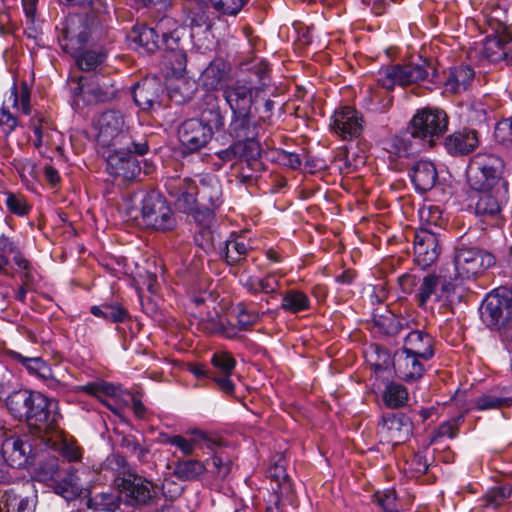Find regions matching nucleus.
Segmentation results:
<instances>
[{
  "label": "nucleus",
  "mask_w": 512,
  "mask_h": 512,
  "mask_svg": "<svg viewBox=\"0 0 512 512\" xmlns=\"http://www.w3.org/2000/svg\"><path fill=\"white\" fill-rule=\"evenodd\" d=\"M89 34V28L83 18L71 15L62 23L58 36L62 49L75 58L76 64L81 70L87 72L96 70L107 59V51L101 46L84 49Z\"/></svg>",
  "instance_id": "nucleus-1"
},
{
  "label": "nucleus",
  "mask_w": 512,
  "mask_h": 512,
  "mask_svg": "<svg viewBox=\"0 0 512 512\" xmlns=\"http://www.w3.org/2000/svg\"><path fill=\"white\" fill-rule=\"evenodd\" d=\"M96 141L102 147L127 148L133 145L135 154L144 155L148 151L146 141L136 142L129 133L126 116L119 110L109 109L102 112L94 121Z\"/></svg>",
  "instance_id": "nucleus-2"
},
{
  "label": "nucleus",
  "mask_w": 512,
  "mask_h": 512,
  "mask_svg": "<svg viewBox=\"0 0 512 512\" xmlns=\"http://www.w3.org/2000/svg\"><path fill=\"white\" fill-rule=\"evenodd\" d=\"M504 164L500 157L491 153L473 156L467 169L469 185L476 191H488L497 186L507 185L502 178Z\"/></svg>",
  "instance_id": "nucleus-3"
},
{
  "label": "nucleus",
  "mask_w": 512,
  "mask_h": 512,
  "mask_svg": "<svg viewBox=\"0 0 512 512\" xmlns=\"http://www.w3.org/2000/svg\"><path fill=\"white\" fill-rule=\"evenodd\" d=\"M435 70L428 62L420 64L409 63L405 65H394L385 68L379 73L378 84L387 91L392 90L395 85L402 87L422 82Z\"/></svg>",
  "instance_id": "nucleus-4"
},
{
  "label": "nucleus",
  "mask_w": 512,
  "mask_h": 512,
  "mask_svg": "<svg viewBox=\"0 0 512 512\" xmlns=\"http://www.w3.org/2000/svg\"><path fill=\"white\" fill-rule=\"evenodd\" d=\"M447 126L448 116L445 111L426 107L418 110L412 117L409 130L412 137L426 140L432 144L435 138H439L445 133Z\"/></svg>",
  "instance_id": "nucleus-5"
},
{
  "label": "nucleus",
  "mask_w": 512,
  "mask_h": 512,
  "mask_svg": "<svg viewBox=\"0 0 512 512\" xmlns=\"http://www.w3.org/2000/svg\"><path fill=\"white\" fill-rule=\"evenodd\" d=\"M57 408L56 400L49 399L40 392H33L28 404L29 412L26 414L25 419L30 427L36 429L39 433L48 435L56 431L57 422L60 417Z\"/></svg>",
  "instance_id": "nucleus-6"
},
{
  "label": "nucleus",
  "mask_w": 512,
  "mask_h": 512,
  "mask_svg": "<svg viewBox=\"0 0 512 512\" xmlns=\"http://www.w3.org/2000/svg\"><path fill=\"white\" fill-rule=\"evenodd\" d=\"M163 65L168 70V75L175 79L168 85L170 97L176 102L189 99L193 93L194 82L184 78L187 67L185 51L165 52Z\"/></svg>",
  "instance_id": "nucleus-7"
},
{
  "label": "nucleus",
  "mask_w": 512,
  "mask_h": 512,
  "mask_svg": "<svg viewBox=\"0 0 512 512\" xmlns=\"http://www.w3.org/2000/svg\"><path fill=\"white\" fill-rule=\"evenodd\" d=\"M481 316L490 327L512 325V287H499L491 292L484 301Z\"/></svg>",
  "instance_id": "nucleus-8"
},
{
  "label": "nucleus",
  "mask_w": 512,
  "mask_h": 512,
  "mask_svg": "<svg viewBox=\"0 0 512 512\" xmlns=\"http://www.w3.org/2000/svg\"><path fill=\"white\" fill-rule=\"evenodd\" d=\"M457 276L470 279L481 274L495 264V257L482 249L475 247L457 248L454 256Z\"/></svg>",
  "instance_id": "nucleus-9"
},
{
  "label": "nucleus",
  "mask_w": 512,
  "mask_h": 512,
  "mask_svg": "<svg viewBox=\"0 0 512 512\" xmlns=\"http://www.w3.org/2000/svg\"><path fill=\"white\" fill-rule=\"evenodd\" d=\"M454 291L451 278L441 271L426 274L416 288L415 298L420 307H426L428 302L446 300Z\"/></svg>",
  "instance_id": "nucleus-10"
},
{
  "label": "nucleus",
  "mask_w": 512,
  "mask_h": 512,
  "mask_svg": "<svg viewBox=\"0 0 512 512\" xmlns=\"http://www.w3.org/2000/svg\"><path fill=\"white\" fill-rule=\"evenodd\" d=\"M141 215L146 226L159 231L170 230L176 223L170 206L159 195L144 198Z\"/></svg>",
  "instance_id": "nucleus-11"
},
{
  "label": "nucleus",
  "mask_w": 512,
  "mask_h": 512,
  "mask_svg": "<svg viewBox=\"0 0 512 512\" xmlns=\"http://www.w3.org/2000/svg\"><path fill=\"white\" fill-rule=\"evenodd\" d=\"M135 153L133 145L127 148L115 147L107 156V172L121 182L135 179L141 171L138 161L131 155Z\"/></svg>",
  "instance_id": "nucleus-12"
},
{
  "label": "nucleus",
  "mask_w": 512,
  "mask_h": 512,
  "mask_svg": "<svg viewBox=\"0 0 512 512\" xmlns=\"http://www.w3.org/2000/svg\"><path fill=\"white\" fill-rule=\"evenodd\" d=\"M75 95H81L89 103L107 102L116 97L117 89L111 78L103 75L80 77Z\"/></svg>",
  "instance_id": "nucleus-13"
},
{
  "label": "nucleus",
  "mask_w": 512,
  "mask_h": 512,
  "mask_svg": "<svg viewBox=\"0 0 512 512\" xmlns=\"http://www.w3.org/2000/svg\"><path fill=\"white\" fill-rule=\"evenodd\" d=\"M363 123V118L358 111L344 106L333 113L329 127L342 140H351L361 134Z\"/></svg>",
  "instance_id": "nucleus-14"
},
{
  "label": "nucleus",
  "mask_w": 512,
  "mask_h": 512,
  "mask_svg": "<svg viewBox=\"0 0 512 512\" xmlns=\"http://www.w3.org/2000/svg\"><path fill=\"white\" fill-rule=\"evenodd\" d=\"M165 188L175 205L184 212H191L197 204V184L189 177L172 176L165 181Z\"/></svg>",
  "instance_id": "nucleus-15"
},
{
  "label": "nucleus",
  "mask_w": 512,
  "mask_h": 512,
  "mask_svg": "<svg viewBox=\"0 0 512 512\" xmlns=\"http://www.w3.org/2000/svg\"><path fill=\"white\" fill-rule=\"evenodd\" d=\"M6 356L20 363L32 377L43 382L50 389H58L62 386L61 381L54 375L51 366L41 357H25L14 350H6Z\"/></svg>",
  "instance_id": "nucleus-16"
},
{
  "label": "nucleus",
  "mask_w": 512,
  "mask_h": 512,
  "mask_svg": "<svg viewBox=\"0 0 512 512\" xmlns=\"http://www.w3.org/2000/svg\"><path fill=\"white\" fill-rule=\"evenodd\" d=\"M492 34L487 36L483 45V54L491 62L507 57V45L512 42V32L501 22L489 19Z\"/></svg>",
  "instance_id": "nucleus-17"
},
{
  "label": "nucleus",
  "mask_w": 512,
  "mask_h": 512,
  "mask_svg": "<svg viewBox=\"0 0 512 512\" xmlns=\"http://www.w3.org/2000/svg\"><path fill=\"white\" fill-rule=\"evenodd\" d=\"M182 146L190 153L199 151L212 139L213 133L197 119H188L178 131Z\"/></svg>",
  "instance_id": "nucleus-18"
},
{
  "label": "nucleus",
  "mask_w": 512,
  "mask_h": 512,
  "mask_svg": "<svg viewBox=\"0 0 512 512\" xmlns=\"http://www.w3.org/2000/svg\"><path fill=\"white\" fill-rule=\"evenodd\" d=\"M114 482L130 504H145L151 499V484L141 477L129 473L128 475L117 476Z\"/></svg>",
  "instance_id": "nucleus-19"
},
{
  "label": "nucleus",
  "mask_w": 512,
  "mask_h": 512,
  "mask_svg": "<svg viewBox=\"0 0 512 512\" xmlns=\"http://www.w3.org/2000/svg\"><path fill=\"white\" fill-rule=\"evenodd\" d=\"M260 319V315L255 311H248L244 306H237L236 321L237 326L231 323L224 324L222 321L216 323L210 322L206 325V329L210 332H220L228 339H236L239 335V330H248L255 325Z\"/></svg>",
  "instance_id": "nucleus-20"
},
{
  "label": "nucleus",
  "mask_w": 512,
  "mask_h": 512,
  "mask_svg": "<svg viewBox=\"0 0 512 512\" xmlns=\"http://www.w3.org/2000/svg\"><path fill=\"white\" fill-rule=\"evenodd\" d=\"M440 254L439 243L436 235L427 229H421L415 233L414 255L415 261L422 267L433 264Z\"/></svg>",
  "instance_id": "nucleus-21"
},
{
  "label": "nucleus",
  "mask_w": 512,
  "mask_h": 512,
  "mask_svg": "<svg viewBox=\"0 0 512 512\" xmlns=\"http://www.w3.org/2000/svg\"><path fill=\"white\" fill-rule=\"evenodd\" d=\"M197 185V203L207 210H213L222 203V187L216 175L199 176Z\"/></svg>",
  "instance_id": "nucleus-22"
},
{
  "label": "nucleus",
  "mask_w": 512,
  "mask_h": 512,
  "mask_svg": "<svg viewBox=\"0 0 512 512\" xmlns=\"http://www.w3.org/2000/svg\"><path fill=\"white\" fill-rule=\"evenodd\" d=\"M379 432L387 442L396 445L408 439L412 432V424L406 417L388 414L382 418Z\"/></svg>",
  "instance_id": "nucleus-23"
},
{
  "label": "nucleus",
  "mask_w": 512,
  "mask_h": 512,
  "mask_svg": "<svg viewBox=\"0 0 512 512\" xmlns=\"http://www.w3.org/2000/svg\"><path fill=\"white\" fill-rule=\"evenodd\" d=\"M223 96L233 114L249 113L253 104V87L246 82H236L228 86Z\"/></svg>",
  "instance_id": "nucleus-24"
},
{
  "label": "nucleus",
  "mask_w": 512,
  "mask_h": 512,
  "mask_svg": "<svg viewBox=\"0 0 512 512\" xmlns=\"http://www.w3.org/2000/svg\"><path fill=\"white\" fill-rule=\"evenodd\" d=\"M480 192L482 194L479 196L476 202V213L484 217L498 216L501 212L502 206L508 200L507 185L497 186L491 190Z\"/></svg>",
  "instance_id": "nucleus-25"
},
{
  "label": "nucleus",
  "mask_w": 512,
  "mask_h": 512,
  "mask_svg": "<svg viewBox=\"0 0 512 512\" xmlns=\"http://www.w3.org/2000/svg\"><path fill=\"white\" fill-rule=\"evenodd\" d=\"M231 66L223 58H215L203 70L200 76L201 85L208 91L223 88L229 79Z\"/></svg>",
  "instance_id": "nucleus-26"
},
{
  "label": "nucleus",
  "mask_w": 512,
  "mask_h": 512,
  "mask_svg": "<svg viewBox=\"0 0 512 512\" xmlns=\"http://www.w3.org/2000/svg\"><path fill=\"white\" fill-rule=\"evenodd\" d=\"M1 453L16 469L24 467L32 458V446L28 439L11 437L2 444Z\"/></svg>",
  "instance_id": "nucleus-27"
},
{
  "label": "nucleus",
  "mask_w": 512,
  "mask_h": 512,
  "mask_svg": "<svg viewBox=\"0 0 512 512\" xmlns=\"http://www.w3.org/2000/svg\"><path fill=\"white\" fill-rule=\"evenodd\" d=\"M423 359L401 350L394 356V369L398 377L406 382L420 379L425 367Z\"/></svg>",
  "instance_id": "nucleus-28"
},
{
  "label": "nucleus",
  "mask_w": 512,
  "mask_h": 512,
  "mask_svg": "<svg viewBox=\"0 0 512 512\" xmlns=\"http://www.w3.org/2000/svg\"><path fill=\"white\" fill-rule=\"evenodd\" d=\"M161 92L162 86L157 78H146L134 87L133 98L137 106L148 110L159 103Z\"/></svg>",
  "instance_id": "nucleus-29"
},
{
  "label": "nucleus",
  "mask_w": 512,
  "mask_h": 512,
  "mask_svg": "<svg viewBox=\"0 0 512 512\" xmlns=\"http://www.w3.org/2000/svg\"><path fill=\"white\" fill-rule=\"evenodd\" d=\"M479 144L475 130L463 129L449 135L445 140V148L451 155H463L472 152Z\"/></svg>",
  "instance_id": "nucleus-30"
},
{
  "label": "nucleus",
  "mask_w": 512,
  "mask_h": 512,
  "mask_svg": "<svg viewBox=\"0 0 512 512\" xmlns=\"http://www.w3.org/2000/svg\"><path fill=\"white\" fill-rule=\"evenodd\" d=\"M410 177L416 190L426 192L435 186L438 173L431 161L420 160L413 165Z\"/></svg>",
  "instance_id": "nucleus-31"
},
{
  "label": "nucleus",
  "mask_w": 512,
  "mask_h": 512,
  "mask_svg": "<svg viewBox=\"0 0 512 512\" xmlns=\"http://www.w3.org/2000/svg\"><path fill=\"white\" fill-rule=\"evenodd\" d=\"M402 350L423 360H429L434 355L433 338L423 331H412L405 338Z\"/></svg>",
  "instance_id": "nucleus-32"
},
{
  "label": "nucleus",
  "mask_w": 512,
  "mask_h": 512,
  "mask_svg": "<svg viewBox=\"0 0 512 512\" xmlns=\"http://www.w3.org/2000/svg\"><path fill=\"white\" fill-rule=\"evenodd\" d=\"M157 30L162 34V42L165 52H174L184 50L180 41L184 34V29L170 17H164L157 23Z\"/></svg>",
  "instance_id": "nucleus-33"
},
{
  "label": "nucleus",
  "mask_w": 512,
  "mask_h": 512,
  "mask_svg": "<svg viewBox=\"0 0 512 512\" xmlns=\"http://www.w3.org/2000/svg\"><path fill=\"white\" fill-rule=\"evenodd\" d=\"M51 434L55 435L53 440V447L60 453V455L68 462H80L83 458V449L78 444L77 440L65 432L58 430L53 431Z\"/></svg>",
  "instance_id": "nucleus-34"
},
{
  "label": "nucleus",
  "mask_w": 512,
  "mask_h": 512,
  "mask_svg": "<svg viewBox=\"0 0 512 512\" xmlns=\"http://www.w3.org/2000/svg\"><path fill=\"white\" fill-rule=\"evenodd\" d=\"M203 101L205 107L201 108L200 118L197 120L214 134L223 126V117L220 113L218 99L214 94L207 93L203 97Z\"/></svg>",
  "instance_id": "nucleus-35"
},
{
  "label": "nucleus",
  "mask_w": 512,
  "mask_h": 512,
  "mask_svg": "<svg viewBox=\"0 0 512 512\" xmlns=\"http://www.w3.org/2000/svg\"><path fill=\"white\" fill-rule=\"evenodd\" d=\"M474 78V71L467 65L450 68L444 83L445 91L456 94L465 91Z\"/></svg>",
  "instance_id": "nucleus-36"
},
{
  "label": "nucleus",
  "mask_w": 512,
  "mask_h": 512,
  "mask_svg": "<svg viewBox=\"0 0 512 512\" xmlns=\"http://www.w3.org/2000/svg\"><path fill=\"white\" fill-rule=\"evenodd\" d=\"M230 133L238 140L256 138L257 126L252 119L251 111L249 113L233 114Z\"/></svg>",
  "instance_id": "nucleus-37"
},
{
  "label": "nucleus",
  "mask_w": 512,
  "mask_h": 512,
  "mask_svg": "<svg viewBox=\"0 0 512 512\" xmlns=\"http://www.w3.org/2000/svg\"><path fill=\"white\" fill-rule=\"evenodd\" d=\"M158 33L157 26H141L133 30L132 39L141 53H152L158 48Z\"/></svg>",
  "instance_id": "nucleus-38"
},
{
  "label": "nucleus",
  "mask_w": 512,
  "mask_h": 512,
  "mask_svg": "<svg viewBox=\"0 0 512 512\" xmlns=\"http://www.w3.org/2000/svg\"><path fill=\"white\" fill-rule=\"evenodd\" d=\"M281 309L296 314L308 310L311 307L310 298L301 290L291 289L282 296Z\"/></svg>",
  "instance_id": "nucleus-39"
},
{
  "label": "nucleus",
  "mask_w": 512,
  "mask_h": 512,
  "mask_svg": "<svg viewBox=\"0 0 512 512\" xmlns=\"http://www.w3.org/2000/svg\"><path fill=\"white\" fill-rule=\"evenodd\" d=\"M32 391L18 390L12 392L6 399V406L10 413L18 419L26 417L29 412L28 404L32 397Z\"/></svg>",
  "instance_id": "nucleus-40"
},
{
  "label": "nucleus",
  "mask_w": 512,
  "mask_h": 512,
  "mask_svg": "<svg viewBox=\"0 0 512 512\" xmlns=\"http://www.w3.org/2000/svg\"><path fill=\"white\" fill-rule=\"evenodd\" d=\"M238 158L241 162H246L252 169H257L260 165L259 157L261 154L260 145L255 138H248L237 141Z\"/></svg>",
  "instance_id": "nucleus-41"
},
{
  "label": "nucleus",
  "mask_w": 512,
  "mask_h": 512,
  "mask_svg": "<svg viewBox=\"0 0 512 512\" xmlns=\"http://www.w3.org/2000/svg\"><path fill=\"white\" fill-rule=\"evenodd\" d=\"M2 498L6 512H34L35 510L33 497H22L14 490L6 491Z\"/></svg>",
  "instance_id": "nucleus-42"
},
{
  "label": "nucleus",
  "mask_w": 512,
  "mask_h": 512,
  "mask_svg": "<svg viewBox=\"0 0 512 512\" xmlns=\"http://www.w3.org/2000/svg\"><path fill=\"white\" fill-rule=\"evenodd\" d=\"M249 247L242 237L229 239L225 242L224 257L229 265H235L245 259Z\"/></svg>",
  "instance_id": "nucleus-43"
},
{
  "label": "nucleus",
  "mask_w": 512,
  "mask_h": 512,
  "mask_svg": "<svg viewBox=\"0 0 512 512\" xmlns=\"http://www.w3.org/2000/svg\"><path fill=\"white\" fill-rule=\"evenodd\" d=\"M383 401L389 408H400L404 406L408 401V391L401 384L390 383L384 390Z\"/></svg>",
  "instance_id": "nucleus-44"
},
{
  "label": "nucleus",
  "mask_w": 512,
  "mask_h": 512,
  "mask_svg": "<svg viewBox=\"0 0 512 512\" xmlns=\"http://www.w3.org/2000/svg\"><path fill=\"white\" fill-rule=\"evenodd\" d=\"M205 470L204 464L198 460H184L176 464L174 474L180 480L190 481L197 479Z\"/></svg>",
  "instance_id": "nucleus-45"
},
{
  "label": "nucleus",
  "mask_w": 512,
  "mask_h": 512,
  "mask_svg": "<svg viewBox=\"0 0 512 512\" xmlns=\"http://www.w3.org/2000/svg\"><path fill=\"white\" fill-rule=\"evenodd\" d=\"M193 434V439H186L180 435L171 436L166 440V443L176 446L183 454L190 455L193 453L195 445L200 440L206 439V435L202 431H195Z\"/></svg>",
  "instance_id": "nucleus-46"
},
{
  "label": "nucleus",
  "mask_w": 512,
  "mask_h": 512,
  "mask_svg": "<svg viewBox=\"0 0 512 512\" xmlns=\"http://www.w3.org/2000/svg\"><path fill=\"white\" fill-rule=\"evenodd\" d=\"M385 149L391 159L405 158L410 154V141L404 136L395 135L387 141Z\"/></svg>",
  "instance_id": "nucleus-47"
},
{
  "label": "nucleus",
  "mask_w": 512,
  "mask_h": 512,
  "mask_svg": "<svg viewBox=\"0 0 512 512\" xmlns=\"http://www.w3.org/2000/svg\"><path fill=\"white\" fill-rule=\"evenodd\" d=\"M510 405H512V398L496 397L491 394H485L478 397L474 401V406L472 409L482 411L488 409H497Z\"/></svg>",
  "instance_id": "nucleus-48"
},
{
  "label": "nucleus",
  "mask_w": 512,
  "mask_h": 512,
  "mask_svg": "<svg viewBox=\"0 0 512 512\" xmlns=\"http://www.w3.org/2000/svg\"><path fill=\"white\" fill-rule=\"evenodd\" d=\"M6 195L5 204L11 213L20 217L26 216L29 213L31 207L23 195L14 193H7Z\"/></svg>",
  "instance_id": "nucleus-49"
},
{
  "label": "nucleus",
  "mask_w": 512,
  "mask_h": 512,
  "mask_svg": "<svg viewBox=\"0 0 512 512\" xmlns=\"http://www.w3.org/2000/svg\"><path fill=\"white\" fill-rule=\"evenodd\" d=\"M212 365L220 371L221 374H232L236 360L226 351L214 353L211 359Z\"/></svg>",
  "instance_id": "nucleus-50"
},
{
  "label": "nucleus",
  "mask_w": 512,
  "mask_h": 512,
  "mask_svg": "<svg viewBox=\"0 0 512 512\" xmlns=\"http://www.w3.org/2000/svg\"><path fill=\"white\" fill-rule=\"evenodd\" d=\"M79 390L89 395L101 398L103 395L114 396L116 389L107 382H90L79 387Z\"/></svg>",
  "instance_id": "nucleus-51"
},
{
  "label": "nucleus",
  "mask_w": 512,
  "mask_h": 512,
  "mask_svg": "<svg viewBox=\"0 0 512 512\" xmlns=\"http://www.w3.org/2000/svg\"><path fill=\"white\" fill-rule=\"evenodd\" d=\"M13 107H18L19 101L23 114L28 115L31 112L30 92L26 84L22 85L20 95H18L16 87L12 89L7 100Z\"/></svg>",
  "instance_id": "nucleus-52"
},
{
  "label": "nucleus",
  "mask_w": 512,
  "mask_h": 512,
  "mask_svg": "<svg viewBox=\"0 0 512 512\" xmlns=\"http://www.w3.org/2000/svg\"><path fill=\"white\" fill-rule=\"evenodd\" d=\"M246 0H210L213 8L224 15H236Z\"/></svg>",
  "instance_id": "nucleus-53"
},
{
  "label": "nucleus",
  "mask_w": 512,
  "mask_h": 512,
  "mask_svg": "<svg viewBox=\"0 0 512 512\" xmlns=\"http://www.w3.org/2000/svg\"><path fill=\"white\" fill-rule=\"evenodd\" d=\"M420 218L428 225L441 226L443 223V213L438 206L429 205L420 210Z\"/></svg>",
  "instance_id": "nucleus-54"
},
{
  "label": "nucleus",
  "mask_w": 512,
  "mask_h": 512,
  "mask_svg": "<svg viewBox=\"0 0 512 512\" xmlns=\"http://www.w3.org/2000/svg\"><path fill=\"white\" fill-rule=\"evenodd\" d=\"M270 476L278 482V491L280 494L291 492V483L282 466L276 465L270 469Z\"/></svg>",
  "instance_id": "nucleus-55"
},
{
  "label": "nucleus",
  "mask_w": 512,
  "mask_h": 512,
  "mask_svg": "<svg viewBox=\"0 0 512 512\" xmlns=\"http://www.w3.org/2000/svg\"><path fill=\"white\" fill-rule=\"evenodd\" d=\"M511 490L507 487H496L486 494V503L494 508L500 506L510 495Z\"/></svg>",
  "instance_id": "nucleus-56"
},
{
  "label": "nucleus",
  "mask_w": 512,
  "mask_h": 512,
  "mask_svg": "<svg viewBox=\"0 0 512 512\" xmlns=\"http://www.w3.org/2000/svg\"><path fill=\"white\" fill-rule=\"evenodd\" d=\"M463 417L459 416L457 418L450 419L438 428V435L441 437H449L454 438L458 434L459 424L462 421Z\"/></svg>",
  "instance_id": "nucleus-57"
},
{
  "label": "nucleus",
  "mask_w": 512,
  "mask_h": 512,
  "mask_svg": "<svg viewBox=\"0 0 512 512\" xmlns=\"http://www.w3.org/2000/svg\"><path fill=\"white\" fill-rule=\"evenodd\" d=\"M276 158L280 164L287 166L289 168H292V169H296V168L300 167V165H301V160H300L299 155L296 153H293V152L279 150L277 152Z\"/></svg>",
  "instance_id": "nucleus-58"
},
{
  "label": "nucleus",
  "mask_w": 512,
  "mask_h": 512,
  "mask_svg": "<svg viewBox=\"0 0 512 512\" xmlns=\"http://www.w3.org/2000/svg\"><path fill=\"white\" fill-rule=\"evenodd\" d=\"M59 470L58 459L51 458L48 462L39 468L38 475L41 480H52Z\"/></svg>",
  "instance_id": "nucleus-59"
},
{
  "label": "nucleus",
  "mask_w": 512,
  "mask_h": 512,
  "mask_svg": "<svg viewBox=\"0 0 512 512\" xmlns=\"http://www.w3.org/2000/svg\"><path fill=\"white\" fill-rule=\"evenodd\" d=\"M127 317V312L119 305H106L104 319L113 323L123 322Z\"/></svg>",
  "instance_id": "nucleus-60"
},
{
  "label": "nucleus",
  "mask_w": 512,
  "mask_h": 512,
  "mask_svg": "<svg viewBox=\"0 0 512 512\" xmlns=\"http://www.w3.org/2000/svg\"><path fill=\"white\" fill-rule=\"evenodd\" d=\"M0 125L8 133L15 130L18 125L17 117L8 110V107L3 106L0 108Z\"/></svg>",
  "instance_id": "nucleus-61"
},
{
  "label": "nucleus",
  "mask_w": 512,
  "mask_h": 512,
  "mask_svg": "<svg viewBox=\"0 0 512 512\" xmlns=\"http://www.w3.org/2000/svg\"><path fill=\"white\" fill-rule=\"evenodd\" d=\"M496 138L502 142L512 141V119L500 121L495 128Z\"/></svg>",
  "instance_id": "nucleus-62"
},
{
  "label": "nucleus",
  "mask_w": 512,
  "mask_h": 512,
  "mask_svg": "<svg viewBox=\"0 0 512 512\" xmlns=\"http://www.w3.org/2000/svg\"><path fill=\"white\" fill-rule=\"evenodd\" d=\"M280 287V282L272 275L260 278L259 293H276Z\"/></svg>",
  "instance_id": "nucleus-63"
},
{
  "label": "nucleus",
  "mask_w": 512,
  "mask_h": 512,
  "mask_svg": "<svg viewBox=\"0 0 512 512\" xmlns=\"http://www.w3.org/2000/svg\"><path fill=\"white\" fill-rule=\"evenodd\" d=\"M407 464L416 475L424 474L428 470L427 460L423 455L420 454L414 455Z\"/></svg>",
  "instance_id": "nucleus-64"
}]
</instances>
